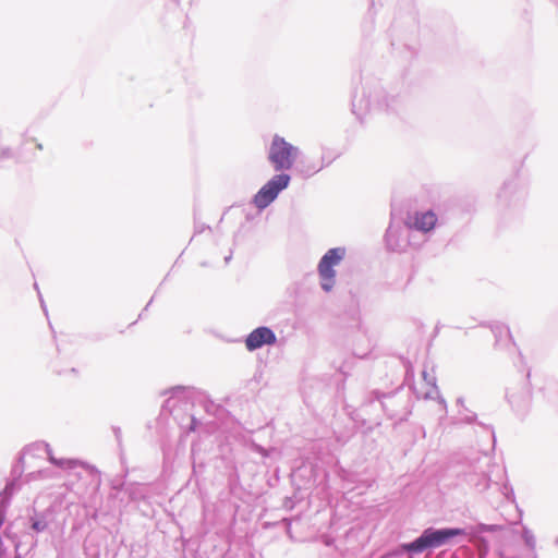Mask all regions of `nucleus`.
Instances as JSON below:
<instances>
[{"mask_svg":"<svg viewBox=\"0 0 558 558\" xmlns=\"http://www.w3.org/2000/svg\"><path fill=\"white\" fill-rule=\"evenodd\" d=\"M505 530L501 524H485L478 523L469 527H427L418 537L409 543L400 544L391 554V557H401L408 555L412 557L416 554H422L427 549H434L449 544L458 536H469L471 543L475 545L483 558L488 554L489 543L483 533H494Z\"/></svg>","mask_w":558,"mask_h":558,"instance_id":"nucleus-1","label":"nucleus"},{"mask_svg":"<svg viewBox=\"0 0 558 558\" xmlns=\"http://www.w3.org/2000/svg\"><path fill=\"white\" fill-rule=\"evenodd\" d=\"M400 106V97L387 93L380 82L373 77L363 78L361 89H355L352 97V112L360 120L372 110L397 112Z\"/></svg>","mask_w":558,"mask_h":558,"instance_id":"nucleus-2","label":"nucleus"},{"mask_svg":"<svg viewBox=\"0 0 558 558\" xmlns=\"http://www.w3.org/2000/svg\"><path fill=\"white\" fill-rule=\"evenodd\" d=\"M376 403L381 412L391 420L404 421L411 413L410 396L403 391L402 387L389 392H383L378 389L367 392L363 399L361 409L367 412V410L373 409Z\"/></svg>","mask_w":558,"mask_h":558,"instance_id":"nucleus-3","label":"nucleus"},{"mask_svg":"<svg viewBox=\"0 0 558 558\" xmlns=\"http://www.w3.org/2000/svg\"><path fill=\"white\" fill-rule=\"evenodd\" d=\"M300 151L301 149L298 146L276 134L269 145L267 158L275 171L283 172L293 168L294 162L300 157Z\"/></svg>","mask_w":558,"mask_h":558,"instance_id":"nucleus-4","label":"nucleus"},{"mask_svg":"<svg viewBox=\"0 0 558 558\" xmlns=\"http://www.w3.org/2000/svg\"><path fill=\"white\" fill-rule=\"evenodd\" d=\"M410 231L405 220L400 223L396 221L391 213V221L385 233L386 246L391 252H403L410 245Z\"/></svg>","mask_w":558,"mask_h":558,"instance_id":"nucleus-5","label":"nucleus"},{"mask_svg":"<svg viewBox=\"0 0 558 558\" xmlns=\"http://www.w3.org/2000/svg\"><path fill=\"white\" fill-rule=\"evenodd\" d=\"M276 342V333L267 326H259L255 328L245 338V347L250 352L256 351L264 345H272Z\"/></svg>","mask_w":558,"mask_h":558,"instance_id":"nucleus-6","label":"nucleus"},{"mask_svg":"<svg viewBox=\"0 0 558 558\" xmlns=\"http://www.w3.org/2000/svg\"><path fill=\"white\" fill-rule=\"evenodd\" d=\"M411 230L427 233L437 223V216L433 210L408 213L404 219Z\"/></svg>","mask_w":558,"mask_h":558,"instance_id":"nucleus-7","label":"nucleus"},{"mask_svg":"<svg viewBox=\"0 0 558 558\" xmlns=\"http://www.w3.org/2000/svg\"><path fill=\"white\" fill-rule=\"evenodd\" d=\"M526 192L520 186L518 180L512 178L504 183L498 199L507 206H517L525 198Z\"/></svg>","mask_w":558,"mask_h":558,"instance_id":"nucleus-8","label":"nucleus"},{"mask_svg":"<svg viewBox=\"0 0 558 558\" xmlns=\"http://www.w3.org/2000/svg\"><path fill=\"white\" fill-rule=\"evenodd\" d=\"M345 254L347 248L344 246L329 248L318 262V274H323L330 278L332 272H336L333 267L340 264V262L345 257Z\"/></svg>","mask_w":558,"mask_h":558,"instance_id":"nucleus-9","label":"nucleus"},{"mask_svg":"<svg viewBox=\"0 0 558 558\" xmlns=\"http://www.w3.org/2000/svg\"><path fill=\"white\" fill-rule=\"evenodd\" d=\"M325 167H327V165H317L307 156H305L302 151H300V157L294 162L293 169L302 178L308 179L316 174L317 172H319L320 170H323Z\"/></svg>","mask_w":558,"mask_h":558,"instance_id":"nucleus-10","label":"nucleus"},{"mask_svg":"<svg viewBox=\"0 0 558 558\" xmlns=\"http://www.w3.org/2000/svg\"><path fill=\"white\" fill-rule=\"evenodd\" d=\"M21 488L17 478L9 481L0 493V515L7 517V510L11 504L12 496Z\"/></svg>","mask_w":558,"mask_h":558,"instance_id":"nucleus-11","label":"nucleus"},{"mask_svg":"<svg viewBox=\"0 0 558 558\" xmlns=\"http://www.w3.org/2000/svg\"><path fill=\"white\" fill-rule=\"evenodd\" d=\"M290 182L291 175L279 171V173L271 177L264 185L275 194L279 195L282 191L288 189Z\"/></svg>","mask_w":558,"mask_h":558,"instance_id":"nucleus-12","label":"nucleus"},{"mask_svg":"<svg viewBox=\"0 0 558 558\" xmlns=\"http://www.w3.org/2000/svg\"><path fill=\"white\" fill-rule=\"evenodd\" d=\"M278 194H275L268 187L263 185L258 192L253 197V204L254 206L259 209L264 210L267 208L275 199L278 197Z\"/></svg>","mask_w":558,"mask_h":558,"instance_id":"nucleus-13","label":"nucleus"},{"mask_svg":"<svg viewBox=\"0 0 558 558\" xmlns=\"http://www.w3.org/2000/svg\"><path fill=\"white\" fill-rule=\"evenodd\" d=\"M34 446L37 449H44L45 452L47 453L49 462L52 463L56 466L65 468V469H73L76 465V463H77L75 460H72V459H57V458H54L53 454H52V449H51L50 445L45 442V441L36 442V444H34Z\"/></svg>","mask_w":558,"mask_h":558,"instance_id":"nucleus-14","label":"nucleus"},{"mask_svg":"<svg viewBox=\"0 0 558 558\" xmlns=\"http://www.w3.org/2000/svg\"><path fill=\"white\" fill-rule=\"evenodd\" d=\"M48 514L47 512H37L34 510V514L29 515V527L36 533H41L48 527Z\"/></svg>","mask_w":558,"mask_h":558,"instance_id":"nucleus-15","label":"nucleus"},{"mask_svg":"<svg viewBox=\"0 0 558 558\" xmlns=\"http://www.w3.org/2000/svg\"><path fill=\"white\" fill-rule=\"evenodd\" d=\"M170 397L166 400L163 408L175 407L177 402L187 398L189 388L184 386H175L169 390Z\"/></svg>","mask_w":558,"mask_h":558,"instance_id":"nucleus-16","label":"nucleus"},{"mask_svg":"<svg viewBox=\"0 0 558 558\" xmlns=\"http://www.w3.org/2000/svg\"><path fill=\"white\" fill-rule=\"evenodd\" d=\"M318 275H319V278H320V288L325 292H330L332 290L333 286H335L336 272H332V276H330V278L326 277L323 274H318Z\"/></svg>","mask_w":558,"mask_h":558,"instance_id":"nucleus-17","label":"nucleus"},{"mask_svg":"<svg viewBox=\"0 0 558 558\" xmlns=\"http://www.w3.org/2000/svg\"><path fill=\"white\" fill-rule=\"evenodd\" d=\"M522 538L527 547L534 548L535 537L532 531L525 525L522 527Z\"/></svg>","mask_w":558,"mask_h":558,"instance_id":"nucleus-18","label":"nucleus"},{"mask_svg":"<svg viewBox=\"0 0 558 558\" xmlns=\"http://www.w3.org/2000/svg\"><path fill=\"white\" fill-rule=\"evenodd\" d=\"M507 399L512 408L519 409L521 407V401L517 398L515 395L507 392Z\"/></svg>","mask_w":558,"mask_h":558,"instance_id":"nucleus-19","label":"nucleus"},{"mask_svg":"<svg viewBox=\"0 0 558 558\" xmlns=\"http://www.w3.org/2000/svg\"><path fill=\"white\" fill-rule=\"evenodd\" d=\"M13 157V151L10 147H3L0 149V160L9 159Z\"/></svg>","mask_w":558,"mask_h":558,"instance_id":"nucleus-20","label":"nucleus"},{"mask_svg":"<svg viewBox=\"0 0 558 558\" xmlns=\"http://www.w3.org/2000/svg\"><path fill=\"white\" fill-rule=\"evenodd\" d=\"M422 375H423L424 380L428 385H432L433 387H436V379H435V377L430 376L426 371H423Z\"/></svg>","mask_w":558,"mask_h":558,"instance_id":"nucleus-21","label":"nucleus"},{"mask_svg":"<svg viewBox=\"0 0 558 558\" xmlns=\"http://www.w3.org/2000/svg\"><path fill=\"white\" fill-rule=\"evenodd\" d=\"M504 330H506L507 335L510 336V331H509V328L506 327V326H502V325H496L494 328H493V332L495 333V336L497 337V335L501 333Z\"/></svg>","mask_w":558,"mask_h":558,"instance_id":"nucleus-22","label":"nucleus"},{"mask_svg":"<svg viewBox=\"0 0 558 558\" xmlns=\"http://www.w3.org/2000/svg\"><path fill=\"white\" fill-rule=\"evenodd\" d=\"M199 422L195 416H191V423L189 426V432H195Z\"/></svg>","mask_w":558,"mask_h":558,"instance_id":"nucleus-23","label":"nucleus"},{"mask_svg":"<svg viewBox=\"0 0 558 558\" xmlns=\"http://www.w3.org/2000/svg\"><path fill=\"white\" fill-rule=\"evenodd\" d=\"M22 473H23V470L21 466H19V465L13 466V469H12V475L14 476L13 478H17L20 481Z\"/></svg>","mask_w":558,"mask_h":558,"instance_id":"nucleus-24","label":"nucleus"},{"mask_svg":"<svg viewBox=\"0 0 558 558\" xmlns=\"http://www.w3.org/2000/svg\"><path fill=\"white\" fill-rule=\"evenodd\" d=\"M281 522L284 523L287 534L290 535L291 534V521H290V519L284 518V519H282Z\"/></svg>","mask_w":558,"mask_h":558,"instance_id":"nucleus-25","label":"nucleus"},{"mask_svg":"<svg viewBox=\"0 0 558 558\" xmlns=\"http://www.w3.org/2000/svg\"><path fill=\"white\" fill-rule=\"evenodd\" d=\"M205 229H209L208 226H205V225H198V223H195V233H201L203 232Z\"/></svg>","mask_w":558,"mask_h":558,"instance_id":"nucleus-26","label":"nucleus"},{"mask_svg":"<svg viewBox=\"0 0 558 558\" xmlns=\"http://www.w3.org/2000/svg\"><path fill=\"white\" fill-rule=\"evenodd\" d=\"M113 433H114L117 441L120 442L121 441V428L120 427H113Z\"/></svg>","mask_w":558,"mask_h":558,"instance_id":"nucleus-27","label":"nucleus"},{"mask_svg":"<svg viewBox=\"0 0 558 558\" xmlns=\"http://www.w3.org/2000/svg\"><path fill=\"white\" fill-rule=\"evenodd\" d=\"M196 450H195V446L193 445L192 446V457H193V468L195 469L196 468Z\"/></svg>","mask_w":558,"mask_h":558,"instance_id":"nucleus-28","label":"nucleus"},{"mask_svg":"<svg viewBox=\"0 0 558 558\" xmlns=\"http://www.w3.org/2000/svg\"><path fill=\"white\" fill-rule=\"evenodd\" d=\"M482 480H483V489H485L488 487L489 480L487 478L486 475H483Z\"/></svg>","mask_w":558,"mask_h":558,"instance_id":"nucleus-29","label":"nucleus"},{"mask_svg":"<svg viewBox=\"0 0 558 558\" xmlns=\"http://www.w3.org/2000/svg\"><path fill=\"white\" fill-rule=\"evenodd\" d=\"M529 399H530V393H529V391H525L524 392V398L522 400V403L527 404Z\"/></svg>","mask_w":558,"mask_h":558,"instance_id":"nucleus-30","label":"nucleus"},{"mask_svg":"<svg viewBox=\"0 0 558 558\" xmlns=\"http://www.w3.org/2000/svg\"><path fill=\"white\" fill-rule=\"evenodd\" d=\"M39 300H40V305H41V307H43V310H44L45 314L47 315V308H46L45 302H44V300H43V298H41V295H40V294H39Z\"/></svg>","mask_w":558,"mask_h":558,"instance_id":"nucleus-31","label":"nucleus"},{"mask_svg":"<svg viewBox=\"0 0 558 558\" xmlns=\"http://www.w3.org/2000/svg\"><path fill=\"white\" fill-rule=\"evenodd\" d=\"M475 418H476V415H475V414H473V415H471V416H466V417H465V420H466V422H468V423H473Z\"/></svg>","mask_w":558,"mask_h":558,"instance_id":"nucleus-32","label":"nucleus"},{"mask_svg":"<svg viewBox=\"0 0 558 558\" xmlns=\"http://www.w3.org/2000/svg\"><path fill=\"white\" fill-rule=\"evenodd\" d=\"M322 163H325L328 167L331 163V160H327L325 157H322Z\"/></svg>","mask_w":558,"mask_h":558,"instance_id":"nucleus-33","label":"nucleus"},{"mask_svg":"<svg viewBox=\"0 0 558 558\" xmlns=\"http://www.w3.org/2000/svg\"><path fill=\"white\" fill-rule=\"evenodd\" d=\"M153 303V299L149 300V302L147 303V305L145 306L144 311H146L148 308V306Z\"/></svg>","mask_w":558,"mask_h":558,"instance_id":"nucleus-34","label":"nucleus"},{"mask_svg":"<svg viewBox=\"0 0 558 558\" xmlns=\"http://www.w3.org/2000/svg\"><path fill=\"white\" fill-rule=\"evenodd\" d=\"M230 258H231V255L227 256V257L225 258V260L228 263V262L230 260Z\"/></svg>","mask_w":558,"mask_h":558,"instance_id":"nucleus-35","label":"nucleus"},{"mask_svg":"<svg viewBox=\"0 0 558 558\" xmlns=\"http://www.w3.org/2000/svg\"><path fill=\"white\" fill-rule=\"evenodd\" d=\"M35 289L38 291V284L34 283Z\"/></svg>","mask_w":558,"mask_h":558,"instance_id":"nucleus-36","label":"nucleus"},{"mask_svg":"<svg viewBox=\"0 0 558 558\" xmlns=\"http://www.w3.org/2000/svg\"><path fill=\"white\" fill-rule=\"evenodd\" d=\"M173 1H174L177 4H179V3H180V0H173Z\"/></svg>","mask_w":558,"mask_h":558,"instance_id":"nucleus-37","label":"nucleus"}]
</instances>
